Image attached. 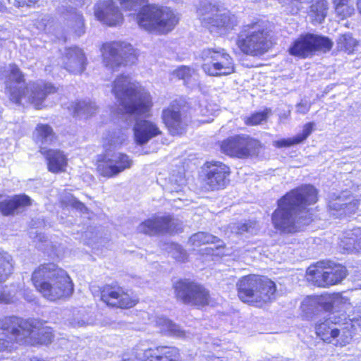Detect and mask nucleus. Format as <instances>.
Instances as JSON below:
<instances>
[{"mask_svg": "<svg viewBox=\"0 0 361 361\" xmlns=\"http://www.w3.org/2000/svg\"><path fill=\"white\" fill-rule=\"evenodd\" d=\"M317 201V191L311 185H302L283 196L274 212L271 220L275 228L283 233H295L312 221L307 208Z\"/></svg>", "mask_w": 361, "mask_h": 361, "instance_id": "obj_1", "label": "nucleus"}, {"mask_svg": "<svg viewBox=\"0 0 361 361\" xmlns=\"http://www.w3.org/2000/svg\"><path fill=\"white\" fill-rule=\"evenodd\" d=\"M8 72L6 94L15 104H32L36 108H40L46 97L57 91L51 83L37 82L25 85L23 73L15 64L9 65Z\"/></svg>", "mask_w": 361, "mask_h": 361, "instance_id": "obj_2", "label": "nucleus"}, {"mask_svg": "<svg viewBox=\"0 0 361 361\" xmlns=\"http://www.w3.org/2000/svg\"><path fill=\"white\" fill-rule=\"evenodd\" d=\"M32 281L44 298L50 300L70 297L73 283L65 270L54 263L41 264L32 273Z\"/></svg>", "mask_w": 361, "mask_h": 361, "instance_id": "obj_3", "label": "nucleus"}, {"mask_svg": "<svg viewBox=\"0 0 361 361\" xmlns=\"http://www.w3.org/2000/svg\"><path fill=\"white\" fill-rule=\"evenodd\" d=\"M112 92L121 110L130 116H147L152 106L149 93L138 84L132 82L128 76L118 77L114 82Z\"/></svg>", "mask_w": 361, "mask_h": 361, "instance_id": "obj_4", "label": "nucleus"}, {"mask_svg": "<svg viewBox=\"0 0 361 361\" xmlns=\"http://www.w3.org/2000/svg\"><path fill=\"white\" fill-rule=\"evenodd\" d=\"M197 13L202 24L211 32L225 35L238 25L237 17L219 2L203 1Z\"/></svg>", "mask_w": 361, "mask_h": 361, "instance_id": "obj_5", "label": "nucleus"}, {"mask_svg": "<svg viewBox=\"0 0 361 361\" xmlns=\"http://www.w3.org/2000/svg\"><path fill=\"white\" fill-rule=\"evenodd\" d=\"M269 31L266 22L258 20L244 27L238 36L237 44L240 50L251 56H261L270 47Z\"/></svg>", "mask_w": 361, "mask_h": 361, "instance_id": "obj_6", "label": "nucleus"}, {"mask_svg": "<svg viewBox=\"0 0 361 361\" xmlns=\"http://www.w3.org/2000/svg\"><path fill=\"white\" fill-rule=\"evenodd\" d=\"M137 20L140 27L147 31L165 34L173 29L178 18L170 8L148 6L138 13Z\"/></svg>", "mask_w": 361, "mask_h": 361, "instance_id": "obj_7", "label": "nucleus"}, {"mask_svg": "<svg viewBox=\"0 0 361 361\" xmlns=\"http://www.w3.org/2000/svg\"><path fill=\"white\" fill-rule=\"evenodd\" d=\"M6 324L10 325L13 330L20 327L19 343L48 344L53 338L51 329L45 326L37 319H23L22 318H11L6 322Z\"/></svg>", "mask_w": 361, "mask_h": 361, "instance_id": "obj_8", "label": "nucleus"}, {"mask_svg": "<svg viewBox=\"0 0 361 361\" xmlns=\"http://www.w3.org/2000/svg\"><path fill=\"white\" fill-rule=\"evenodd\" d=\"M203 71L212 77L228 75L235 72L233 58L221 47L205 48L200 51Z\"/></svg>", "mask_w": 361, "mask_h": 361, "instance_id": "obj_9", "label": "nucleus"}, {"mask_svg": "<svg viewBox=\"0 0 361 361\" xmlns=\"http://www.w3.org/2000/svg\"><path fill=\"white\" fill-rule=\"evenodd\" d=\"M347 270L340 264L318 262L307 271V280L319 287H329L341 283L346 276Z\"/></svg>", "mask_w": 361, "mask_h": 361, "instance_id": "obj_10", "label": "nucleus"}, {"mask_svg": "<svg viewBox=\"0 0 361 361\" xmlns=\"http://www.w3.org/2000/svg\"><path fill=\"white\" fill-rule=\"evenodd\" d=\"M179 350L173 346L140 343L123 354L122 361H177Z\"/></svg>", "mask_w": 361, "mask_h": 361, "instance_id": "obj_11", "label": "nucleus"}, {"mask_svg": "<svg viewBox=\"0 0 361 361\" xmlns=\"http://www.w3.org/2000/svg\"><path fill=\"white\" fill-rule=\"evenodd\" d=\"M176 298L185 305L202 307L209 304V291L189 279H180L173 284Z\"/></svg>", "mask_w": 361, "mask_h": 361, "instance_id": "obj_12", "label": "nucleus"}, {"mask_svg": "<svg viewBox=\"0 0 361 361\" xmlns=\"http://www.w3.org/2000/svg\"><path fill=\"white\" fill-rule=\"evenodd\" d=\"M104 65L113 71L135 59L133 47L122 42H111L103 44L101 48Z\"/></svg>", "mask_w": 361, "mask_h": 361, "instance_id": "obj_13", "label": "nucleus"}, {"mask_svg": "<svg viewBox=\"0 0 361 361\" xmlns=\"http://www.w3.org/2000/svg\"><path fill=\"white\" fill-rule=\"evenodd\" d=\"M259 146L260 143L257 140L242 134L223 140L221 150L228 156L245 159L255 154Z\"/></svg>", "mask_w": 361, "mask_h": 361, "instance_id": "obj_14", "label": "nucleus"}, {"mask_svg": "<svg viewBox=\"0 0 361 361\" xmlns=\"http://www.w3.org/2000/svg\"><path fill=\"white\" fill-rule=\"evenodd\" d=\"M332 42L326 37L313 34L300 36L289 48V53L295 56L306 58L314 51L326 52L332 47Z\"/></svg>", "mask_w": 361, "mask_h": 361, "instance_id": "obj_15", "label": "nucleus"}, {"mask_svg": "<svg viewBox=\"0 0 361 361\" xmlns=\"http://www.w3.org/2000/svg\"><path fill=\"white\" fill-rule=\"evenodd\" d=\"M133 164V159L126 154L106 152L104 158L98 161L97 170L102 176L112 178L130 169Z\"/></svg>", "mask_w": 361, "mask_h": 361, "instance_id": "obj_16", "label": "nucleus"}, {"mask_svg": "<svg viewBox=\"0 0 361 361\" xmlns=\"http://www.w3.org/2000/svg\"><path fill=\"white\" fill-rule=\"evenodd\" d=\"M204 170L203 185L206 190H219L226 186L231 173L228 166L219 161H207L204 164Z\"/></svg>", "mask_w": 361, "mask_h": 361, "instance_id": "obj_17", "label": "nucleus"}, {"mask_svg": "<svg viewBox=\"0 0 361 361\" xmlns=\"http://www.w3.org/2000/svg\"><path fill=\"white\" fill-rule=\"evenodd\" d=\"M359 201L351 195L342 193L332 196L329 201L330 214L335 217H343L354 214L358 209Z\"/></svg>", "mask_w": 361, "mask_h": 361, "instance_id": "obj_18", "label": "nucleus"}, {"mask_svg": "<svg viewBox=\"0 0 361 361\" xmlns=\"http://www.w3.org/2000/svg\"><path fill=\"white\" fill-rule=\"evenodd\" d=\"M175 219L170 215L156 216L142 222L137 228L139 233L147 235L172 233L176 228Z\"/></svg>", "mask_w": 361, "mask_h": 361, "instance_id": "obj_19", "label": "nucleus"}, {"mask_svg": "<svg viewBox=\"0 0 361 361\" xmlns=\"http://www.w3.org/2000/svg\"><path fill=\"white\" fill-rule=\"evenodd\" d=\"M162 119L171 135H178L185 133L188 121L181 114L177 104H171L163 110Z\"/></svg>", "mask_w": 361, "mask_h": 361, "instance_id": "obj_20", "label": "nucleus"}, {"mask_svg": "<svg viewBox=\"0 0 361 361\" xmlns=\"http://www.w3.org/2000/svg\"><path fill=\"white\" fill-rule=\"evenodd\" d=\"M95 17L109 26L119 25L123 20L122 14L113 0H101L94 6Z\"/></svg>", "mask_w": 361, "mask_h": 361, "instance_id": "obj_21", "label": "nucleus"}, {"mask_svg": "<svg viewBox=\"0 0 361 361\" xmlns=\"http://www.w3.org/2000/svg\"><path fill=\"white\" fill-rule=\"evenodd\" d=\"M263 276L249 275L242 278L237 283L238 297L244 302L257 305L258 293Z\"/></svg>", "mask_w": 361, "mask_h": 361, "instance_id": "obj_22", "label": "nucleus"}, {"mask_svg": "<svg viewBox=\"0 0 361 361\" xmlns=\"http://www.w3.org/2000/svg\"><path fill=\"white\" fill-rule=\"evenodd\" d=\"M101 299L108 305L120 308H130L137 303V301L132 299L122 288L111 286L103 288Z\"/></svg>", "mask_w": 361, "mask_h": 361, "instance_id": "obj_23", "label": "nucleus"}, {"mask_svg": "<svg viewBox=\"0 0 361 361\" xmlns=\"http://www.w3.org/2000/svg\"><path fill=\"white\" fill-rule=\"evenodd\" d=\"M13 259L6 252L0 250V303L13 302L16 293L12 290H7V287H3L4 283L13 271Z\"/></svg>", "mask_w": 361, "mask_h": 361, "instance_id": "obj_24", "label": "nucleus"}, {"mask_svg": "<svg viewBox=\"0 0 361 361\" xmlns=\"http://www.w3.org/2000/svg\"><path fill=\"white\" fill-rule=\"evenodd\" d=\"M63 68L73 74L82 73L87 65L85 53L78 47H69L65 51L62 57Z\"/></svg>", "mask_w": 361, "mask_h": 361, "instance_id": "obj_25", "label": "nucleus"}, {"mask_svg": "<svg viewBox=\"0 0 361 361\" xmlns=\"http://www.w3.org/2000/svg\"><path fill=\"white\" fill-rule=\"evenodd\" d=\"M361 331V316L350 319L345 323H339L337 334L332 338L331 342L336 345L345 346L348 344L354 334Z\"/></svg>", "mask_w": 361, "mask_h": 361, "instance_id": "obj_26", "label": "nucleus"}, {"mask_svg": "<svg viewBox=\"0 0 361 361\" xmlns=\"http://www.w3.org/2000/svg\"><path fill=\"white\" fill-rule=\"evenodd\" d=\"M135 140L137 144L142 145L149 140L161 134L157 125L150 121L137 120L133 128Z\"/></svg>", "mask_w": 361, "mask_h": 361, "instance_id": "obj_27", "label": "nucleus"}, {"mask_svg": "<svg viewBox=\"0 0 361 361\" xmlns=\"http://www.w3.org/2000/svg\"><path fill=\"white\" fill-rule=\"evenodd\" d=\"M39 152L45 157L49 171L56 173L65 171L67 166V158L62 151L59 149H47L44 147H40Z\"/></svg>", "mask_w": 361, "mask_h": 361, "instance_id": "obj_28", "label": "nucleus"}, {"mask_svg": "<svg viewBox=\"0 0 361 361\" xmlns=\"http://www.w3.org/2000/svg\"><path fill=\"white\" fill-rule=\"evenodd\" d=\"M339 246L347 252H361V228H355L343 233Z\"/></svg>", "mask_w": 361, "mask_h": 361, "instance_id": "obj_29", "label": "nucleus"}, {"mask_svg": "<svg viewBox=\"0 0 361 361\" xmlns=\"http://www.w3.org/2000/svg\"><path fill=\"white\" fill-rule=\"evenodd\" d=\"M17 318L16 317H6L1 322L0 327V352L4 350H11L13 344L15 342L19 343L18 337H20V327L16 328L14 331L6 322L8 319Z\"/></svg>", "mask_w": 361, "mask_h": 361, "instance_id": "obj_30", "label": "nucleus"}, {"mask_svg": "<svg viewBox=\"0 0 361 361\" xmlns=\"http://www.w3.org/2000/svg\"><path fill=\"white\" fill-rule=\"evenodd\" d=\"M31 203L30 197L26 195H15L11 199L0 202V212L6 216L13 214Z\"/></svg>", "mask_w": 361, "mask_h": 361, "instance_id": "obj_31", "label": "nucleus"}, {"mask_svg": "<svg viewBox=\"0 0 361 361\" xmlns=\"http://www.w3.org/2000/svg\"><path fill=\"white\" fill-rule=\"evenodd\" d=\"M338 324L339 322L336 321L335 317L331 316L324 322L316 325V333L324 342L331 343L332 338L338 332L336 329Z\"/></svg>", "mask_w": 361, "mask_h": 361, "instance_id": "obj_32", "label": "nucleus"}, {"mask_svg": "<svg viewBox=\"0 0 361 361\" xmlns=\"http://www.w3.org/2000/svg\"><path fill=\"white\" fill-rule=\"evenodd\" d=\"M71 109L74 116L86 118L95 114L98 111V106L90 100H82L73 103Z\"/></svg>", "mask_w": 361, "mask_h": 361, "instance_id": "obj_33", "label": "nucleus"}, {"mask_svg": "<svg viewBox=\"0 0 361 361\" xmlns=\"http://www.w3.org/2000/svg\"><path fill=\"white\" fill-rule=\"evenodd\" d=\"M261 281L260 290L257 296V305H261L263 303H266L274 300L275 298V293L276 290L274 282L270 279L266 277H262V280Z\"/></svg>", "mask_w": 361, "mask_h": 361, "instance_id": "obj_34", "label": "nucleus"}, {"mask_svg": "<svg viewBox=\"0 0 361 361\" xmlns=\"http://www.w3.org/2000/svg\"><path fill=\"white\" fill-rule=\"evenodd\" d=\"M156 324L160 329V331L166 335L177 338H184L185 336V332L179 326L164 317H157Z\"/></svg>", "mask_w": 361, "mask_h": 361, "instance_id": "obj_35", "label": "nucleus"}, {"mask_svg": "<svg viewBox=\"0 0 361 361\" xmlns=\"http://www.w3.org/2000/svg\"><path fill=\"white\" fill-rule=\"evenodd\" d=\"M68 25L78 36L85 33V23L82 15L78 12L75 8H71L68 11Z\"/></svg>", "mask_w": 361, "mask_h": 361, "instance_id": "obj_36", "label": "nucleus"}, {"mask_svg": "<svg viewBox=\"0 0 361 361\" xmlns=\"http://www.w3.org/2000/svg\"><path fill=\"white\" fill-rule=\"evenodd\" d=\"M35 137L37 142L42 145H49L54 140L55 135L49 126L39 124L35 129Z\"/></svg>", "mask_w": 361, "mask_h": 361, "instance_id": "obj_37", "label": "nucleus"}, {"mask_svg": "<svg viewBox=\"0 0 361 361\" xmlns=\"http://www.w3.org/2000/svg\"><path fill=\"white\" fill-rule=\"evenodd\" d=\"M327 13V2L325 0H316L310 7V16L313 21L321 23Z\"/></svg>", "mask_w": 361, "mask_h": 361, "instance_id": "obj_38", "label": "nucleus"}, {"mask_svg": "<svg viewBox=\"0 0 361 361\" xmlns=\"http://www.w3.org/2000/svg\"><path fill=\"white\" fill-rule=\"evenodd\" d=\"M189 243L195 247H199L204 244L220 243V240L208 233L198 232L190 238Z\"/></svg>", "mask_w": 361, "mask_h": 361, "instance_id": "obj_39", "label": "nucleus"}, {"mask_svg": "<svg viewBox=\"0 0 361 361\" xmlns=\"http://www.w3.org/2000/svg\"><path fill=\"white\" fill-rule=\"evenodd\" d=\"M271 114V109L267 108L264 111L254 113L250 116H245L243 121L247 126L261 125L267 122Z\"/></svg>", "mask_w": 361, "mask_h": 361, "instance_id": "obj_40", "label": "nucleus"}, {"mask_svg": "<svg viewBox=\"0 0 361 361\" xmlns=\"http://www.w3.org/2000/svg\"><path fill=\"white\" fill-rule=\"evenodd\" d=\"M173 75L178 79L183 80L185 84H190L192 81L196 82L197 73L196 71L188 66H182L173 71Z\"/></svg>", "mask_w": 361, "mask_h": 361, "instance_id": "obj_41", "label": "nucleus"}, {"mask_svg": "<svg viewBox=\"0 0 361 361\" xmlns=\"http://www.w3.org/2000/svg\"><path fill=\"white\" fill-rule=\"evenodd\" d=\"M338 44L341 49H344L350 53L357 45V41L351 36V35L345 34L339 37Z\"/></svg>", "mask_w": 361, "mask_h": 361, "instance_id": "obj_42", "label": "nucleus"}, {"mask_svg": "<svg viewBox=\"0 0 361 361\" xmlns=\"http://www.w3.org/2000/svg\"><path fill=\"white\" fill-rule=\"evenodd\" d=\"M314 126L315 124L314 122H309L305 124L303 126L302 133L295 136L296 142L300 144L305 140L314 130Z\"/></svg>", "mask_w": 361, "mask_h": 361, "instance_id": "obj_43", "label": "nucleus"}, {"mask_svg": "<svg viewBox=\"0 0 361 361\" xmlns=\"http://www.w3.org/2000/svg\"><path fill=\"white\" fill-rule=\"evenodd\" d=\"M336 13L342 18L350 16L354 13V7L350 3L334 6Z\"/></svg>", "mask_w": 361, "mask_h": 361, "instance_id": "obj_44", "label": "nucleus"}, {"mask_svg": "<svg viewBox=\"0 0 361 361\" xmlns=\"http://www.w3.org/2000/svg\"><path fill=\"white\" fill-rule=\"evenodd\" d=\"M126 138V133L119 130L118 132L113 133L109 140V143L110 145L116 147L117 146L122 145Z\"/></svg>", "mask_w": 361, "mask_h": 361, "instance_id": "obj_45", "label": "nucleus"}, {"mask_svg": "<svg viewBox=\"0 0 361 361\" xmlns=\"http://www.w3.org/2000/svg\"><path fill=\"white\" fill-rule=\"evenodd\" d=\"M255 226V221H249L245 223H239L237 225L236 233L238 234H243L244 233H253L256 231Z\"/></svg>", "mask_w": 361, "mask_h": 361, "instance_id": "obj_46", "label": "nucleus"}, {"mask_svg": "<svg viewBox=\"0 0 361 361\" xmlns=\"http://www.w3.org/2000/svg\"><path fill=\"white\" fill-rule=\"evenodd\" d=\"M62 202H63V203L66 204V205L71 206L73 208H75L76 209H78L80 211L86 209V207H85L84 204L82 203L81 202L78 201L72 195H68L64 197L62 199Z\"/></svg>", "mask_w": 361, "mask_h": 361, "instance_id": "obj_47", "label": "nucleus"}, {"mask_svg": "<svg viewBox=\"0 0 361 361\" xmlns=\"http://www.w3.org/2000/svg\"><path fill=\"white\" fill-rule=\"evenodd\" d=\"M121 6L128 10H133L137 6H140L146 2V0H119Z\"/></svg>", "mask_w": 361, "mask_h": 361, "instance_id": "obj_48", "label": "nucleus"}, {"mask_svg": "<svg viewBox=\"0 0 361 361\" xmlns=\"http://www.w3.org/2000/svg\"><path fill=\"white\" fill-rule=\"evenodd\" d=\"M274 146L278 148L281 147H288L293 146L295 145H298V143L296 142V139L295 137L293 138H288V139H281L279 140H276L274 142Z\"/></svg>", "mask_w": 361, "mask_h": 361, "instance_id": "obj_49", "label": "nucleus"}, {"mask_svg": "<svg viewBox=\"0 0 361 361\" xmlns=\"http://www.w3.org/2000/svg\"><path fill=\"white\" fill-rule=\"evenodd\" d=\"M51 23V17L47 15L41 16L35 22L36 27L39 30H46L47 27Z\"/></svg>", "mask_w": 361, "mask_h": 361, "instance_id": "obj_50", "label": "nucleus"}, {"mask_svg": "<svg viewBox=\"0 0 361 361\" xmlns=\"http://www.w3.org/2000/svg\"><path fill=\"white\" fill-rule=\"evenodd\" d=\"M176 252L173 253V257L180 262H184L187 258L186 252L178 245H174Z\"/></svg>", "mask_w": 361, "mask_h": 361, "instance_id": "obj_51", "label": "nucleus"}, {"mask_svg": "<svg viewBox=\"0 0 361 361\" xmlns=\"http://www.w3.org/2000/svg\"><path fill=\"white\" fill-rule=\"evenodd\" d=\"M311 108V103L307 101H301L296 105V112L300 114H306Z\"/></svg>", "mask_w": 361, "mask_h": 361, "instance_id": "obj_52", "label": "nucleus"}, {"mask_svg": "<svg viewBox=\"0 0 361 361\" xmlns=\"http://www.w3.org/2000/svg\"><path fill=\"white\" fill-rule=\"evenodd\" d=\"M71 324L73 326V327H81V326H83L85 324V321L82 320V319H73L71 322H70Z\"/></svg>", "mask_w": 361, "mask_h": 361, "instance_id": "obj_53", "label": "nucleus"}, {"mask_svg": "<svg viewBox=\"0 0 361 361\" xmlns=\"http://www.w3.org/2000/svg\"><path fill=\"white\" fill-rule=\"evenodd\" d=\"M341 300H342V298L338 295L334 297L331 301V303H332L331 306L328 307L327 310H330L333 309L334 306L336 305V304H338L340 301H341Z\"/></svg>", "mask_w": 361, "mask_h": 361, "instance_id": "obj_54", "label": "nucleus"}, {"mask_svg": "<svg viewBox=\"0 0 361 361\" xmlns=\"http://www.w3.org/2000/svg\"><path fill=\"white\" fill-rule=\"evenodd\" d=\"M13 5L17 7L24 6L26 5V1L25 0H14Z\"/></svg>", "mask_w": 361, "mask_h": 361, "instance_id": "obj_55", "label": "nucleus"}, {"mask_svg": "<svg viewBox=\"0 0 361 361\" xmlns=\"http://www.w3.org/2000/svg\"><path fill=\"white\" fill-rule=\"evenodd\" d=\"M350 0H333L334 6L343 5L344 4L350 3Z\"/></svg>", "mask_w": 361, "mask_h": 361, "instance_id": "obj_56", "label": "nucleus"}, {"mask_svg": "<svg viewBox=\"0 0 361 361\" xmlns=\"http://www.w3.org/2000/svg\"><path fill=\"white\" fill-rule=\"evenodd\" d=\"M183 184H184V183L183 182L182 183L178 184L177 186L173 187V184L171 183V191L174 190L176 192H178L179 190H181Z\"/></svg>", "mask_w": 361, "mask_h": 361, "instance_id": "obj_57", "label": "nucleus"}, {"mask_svg": "<svg viewBox=\"0 0 361 361\" xmlns=\"http://www.w3.org/2000/svg\"><path fill=\"white\" fill-rule=\"evenodd\" d=\"M33 238L39 241H41V242L46 241V240H45L46 237L42 234H36L35 237H33Z\"/></svg>", "mask_w": 361, "mask_h": 361, "instance_id": "obj_58", "label": "nucleus"}, {"mask_svg": "<svg viewBox=\"0 0 361 361\" xmlns=\"http://www.w3.org/2000/svg\"><path fill=\"white\" fill-rule=\"evenodd\" d=\"M208 361H224L222 358L219 357H212Z\"/></svg>", "mask_w": 361, "mask_h": 361, "instance_id": "obj_59", "label": "nucleus"}, {"mask_svg": "<svg viewBox=\"0 0 361 361\" xmlns=\"http://www.w3.org/2000/svg\"><path fill=\"white\" fill-rule=\"evenodd\" d=\"M26 1V6H31V4H34L36 3L38 0H25Z\"/></svg>", "mask_w": 361, "mask_h": 361, "instance_id": "obj_60", "label": "nucleus"}, {"mask_svg": "<svg viewBox=\"0 0 361 361\" xmlns=\"http://www.w3.org/2000/svg\"><path fill=\"white\" fill-rule=\"evenodd\" d=\"M357 8L359 10L360 13L361 14V1L358 0L357 1Z\"/></svg>", "mask_w": 361, "mask_h": 361, "instance_id": "obj_61", "label": "nucleus"}, {"mask_svg": "<svg viewBox=\"0 0 361 361\" xmlns=\"http://www.w3.org/2000/svg\"><path fill=\"white\" fill-rule=\"evenodd\" d=\"M25 298L27 301H32L33 300V296L32 295H27V296L25 297Z\"/></svg>", "mask_w": 361, "mask_h": 361, "instance_id": "obj_62", "label": "nucleus"}, {"mask_svg": "<svg viewBox=\"0 0 361 361\" xmlns=\"http://www.w3.org/2000/svg\"><path fill=\"white\" fill-rule=\"evenodd\" d=\"M5 8V6L2 3H0V11H3Z\"/></svg>", "mask_w": 361, "mask_h": 361, "instance_id": "obj_63", "label": "nucleus"}, {"mask_svg": "<svg viewBox=\"0 0 361 361\" xmlns=\"http://www.w3.org/2000/svg\"><path fill=\"white\" fill-rule=\"evenodd\" d=\"M75 1H77V2H75V4L76 6H78L79 4H82V2H81V1H80V0H75Z\"/></svg>", "mask_w": 361, "mask_h": 361, "instance_id": "obj_64", "label": "nucleus"}]
</instances>
